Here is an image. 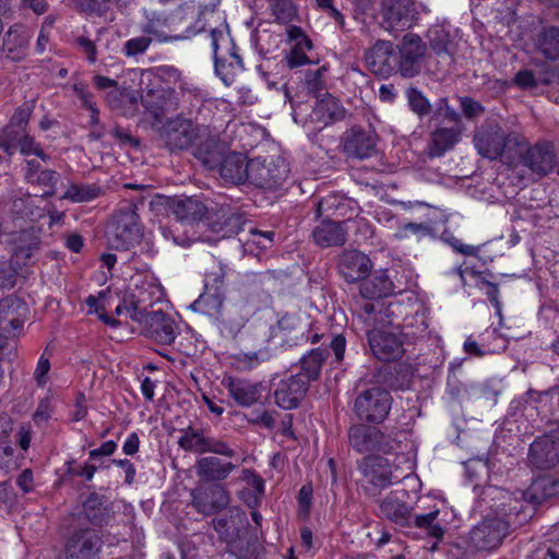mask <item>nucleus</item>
Segmentation results:
<instances>
[{
	"label": "nucleus",
	"instance_id": "obj_1",
	"mask_svg": "<svg viewBox=\"0 0 559 559\" xmlns=\"http://www.w3.org/2000/svg\"><path fill=\"white\" fill-rule=\"evenodd\" d=\"M473 144L484 158L513 164L512 151L514 146L523 144V136L515 132H507L499 123L489 121L476 128Z\"/></svg>",
	"mask_w": 559,
	"mask_h": 559
},
{
	"label": "nucleus",
	"instance_id": "obj_2",
	"mask_svg": "<svg viewBox=\"0 0 559 559\" xmlns=\"http://www.w3.org/2000/svg\"><path fill=\"white\" fill-rule=\"evenodd\" d=\"M380 514L401 527L414 525L420 528H430V534L433 537L440 538L443 535L442 527L433 524L439 514L438 510L427 514L414 515L413 508L401 499L396 492H391L381 501Z\"/></svg>",
	"mask_w": 559,
	"mask_h": 559
},
{
	"label": "nucleus",
	"instance_id": "obj_3",
	"mask_svg": "<svg viewBox=\"0 0 559 559\" xmlns=\"http://www.w3.org/2000/svg\"><path fill=\"white\" fill-rule=\"evenodd\" d=\"M399 464H391L382 456H367L359 468L366 481L374 488L382 490L394 483L401 481L413 471V464L404 455L396 456Z\"/></svg>",
	"mask_w": 559,
	"mask_h": 559
},
{
	"label": "nucleus",
	"instance_id": "obj_4",
	"mask_svg": "<svg viewBox=\"0 0 559 559\" xmlns=\"http://www.w3.org/2000/svg\"><path fill=\"white\" fill-rule=\"evenodd\" d=\"M391 406L392 397L389 391L372 386L357 394L353 411L360 421L380 424L388 417Z\"/></svg>",
	"mask_w": 559,
	"mask_h": 559
},
{
	"label": "nucleus",
	"instance_id": "obj_5",
	"mask_svg": "<svg viewBox=\"0 0 559 559\" xmlns=\"http://www.w3.org/2000/svg\"><path fill=\"white\" fill-rule=\"evenodd\" d=\"M207 134V128L190 119L176 117L166 121L159 129V138L169 151L186 150Z\"/></svg>",
	"mask_w": 559,
	"mask_h": 559
},
{
	"label": "nucleus",
	"instance_id": "obj_6",
	"mask_svg": "<svg viewBox=\"0 0 559 559\" xmlns=\"http://www.w3.org/2000/svg\"><path fill=\"white\" fill-rule=\"evenodd\" d=\"M133 288L127 296V305L131 310V319L140 320L151 312L156 302L160 301L164 290L160 284L151 275H138L132 278Z\"/></svg>",
	"mask_w": 559,
	"mask_h": 559
},
{
	"label": "nucleus",
	"instance_id": "obj_7",
	"mask_svg": "<svg viewBox=\"0 0 559 559\" xmlns=\"http://www.w3.org/2000/svg\"><path fill=\"white\" fill-rule=\"evenodd\" d=\"M520 163L532 173L544 177L552 171L556 164L554 144L549 141H538L531 145L523 138V144L514 146Z\"/></svg>",
	"mask_w": 559,
	"mask_h": 559
},
{
	"label": "nucleus",
	"instance_id": "obj_8",
	"mask_svg": "<svg viewBox=\"0 0 559 559\" xmlns=\"http://www.w3.org/2000/svg\"><path fill=\"white\" fill-rule=\"evenodd\" d=\"M426 44L413 33L403 36L396 46V71L403 78H414L421 71L426 55Z\"/></svg>",
	"mask_w": 559,
	"mask_h": 559
},
{
	"label": "nucleus",
	"instance_id": "obj_9",
	"mask_svg": "<svg viewBox=\"0 0 559 559\" xmlns=\"http://www.w3.org/2000/svg\"><path fill=\"white\" fill-rule=\"evenodd\" d=\"M144 22L141 24V33L153 38V41L165 44L188 39L203 31L205 24L188 26L182 35H169L165 28L169 26V16L165 12L144 10Z\"/></svg>",
	"mask_w": 559,
	"mask_h": 559
},
{
	"label": "nucleus",
	"instance_id": "obj_10",
	"mask_svg": "<svg viewBox=\"0 0 559 559\" xmlns=\"http://www.w3.org/2000/svg\"><path fill=\"white\" fill-rule=\"evenodd\" d=\"M178 444L185 451L197 453H214L225 457H234L235 450L224 440L206 436L202 429L188 427L182 430Z\"/></svg>",
	"mask_w": 559,
	"mask_h": 559
},
{
	"label": "nucleus",
	"instance_id": "obj_11",
	"mask_svg": "<svg viewBox=\"0 0 559 559\" xmlns=\"http://www.w3.org/2000/svg\"><path fill=\"white\" fill-rule=\"evenodd\" d=\"M141 325L144 336L160 345H170L179 334L175 319L162 310H152L144 318L134 320Z\"/></svg>",
	"mask_w": 559,
	"mask_h": 559
},
{
	"label": "nucleus",
	"instance_id": "obj_12",
	"mask_svg": "<svg viewBox=\"0 0 559 559\" xmlns=\"http://www.w3.org/2000/svg\"><path fill=\"white\" fill-rule=\"evenodd\" d=\"M509 523L500 518L486 519L469 532V544L479 551H491L498 548L508 535Z\"/></svg>",
	"mask_w": 559,
	"mask_h": 559
},
{
	"label": "nucleus",
	"instance_id": "obj_13",
	"mask_svg": "<svg viewBox=\"0 0 559 559\" xmlns=\"http://www.w3.org/2000/svg\"><path fill=\"white\" fill-rule=\"evenodd\" d=\"M377 141L378 136L373 130L354 126L343 133L341 144L348 158L361 160L376 155Z\"/></svg>",
	"mask_w": 559,
	"mask_h": 559
},
{
	"label": "nucleus",
	"instance_id": "obj_14",
	"mask_svg": "<svg viewBox=\"0 0 559 559\" xmlns=\"http://www.w3.org/2000/svg\"><path fill=\"white\" fill-rule=\"evenodd\" d=\"M111 247L126 250L141 239V229L134 211L120 212L107 230Z\"/></svg>",
	"mask_w": 559,
	"mask_h": 559
},
{
	"label": "nucleus",
	"instance_id": "obj_15",
	"mask_svg": "<svg viewBox=\"0 0 559 559\" xmlns=\"http://www.w3.org/2000/svg\"><path fill=\"white\" fill-rule=\"evenodd\" d=\"M254 312V307L245 300L228 305L216 318L219 333L224 337L235 338Z\"/></svg>",
	"mask_w": 559,
	"mask_h": 559
},
{
	"label": "nucleus",
	"instance_id": "obj_16",
	"mask_svg": "<svg viewBox=\"0 0 559 559\" xmlns=\"http://www.w3.org/2000/svg\"><path fill=\"white\" fill-rule=\"evenodd\" d=\"M193 508L203 515L214 514L230 501L228 491L219 484L199 487L191 491Z\"/></svg>",
	"mask_w": 559,
	"mask_h": 559
},
{
	"label": "nucleus",
	"instance_id": "obj_17",
	"mask_svg": "<svg viewBox=\"0 0 559 559\" xmlns=\"http://www.w3.org/2000/svg\"><path fill=\"white\" fill-rule=\"evenodd\" d=\"M141 103L146 111L157 120L165 114L175 111L179 100L173 87L156 85L143 91Z\"/></svg>",
	"mask_w": 559,
	"mask_h": 559
},
{
	"label": "nucleus",
	"instance_id": "obj_18",
	"mask_svg": "<svg viewBox=\"0 0 559 559\" xmlns=\"http://www.w3.org/2000/svg\"><path fill=\"white\" fill-rule=\"evenodd\" d=\"M382 25L389 32L409 28L414 20L412 0H383L381 5Z\"/></svg>",
	"mask_w": 559,
	"mask_h": 559
},
{
	"label": "nucleus",
	"instance_id": "obj_19",
	"mask_svg": "<svg viewBox=\"0 0 559 559\" xmlns=\"http://www.w3.org/2000/svg\"><path fill=\"white\" fill-rule=\"evenodd\" d=\"M366 63L373 72L389 76L396 71V49L389 40H377L364 53Z\"/></svg>",
	"mask_w": 559,
	"mask_h": 559
},
{
	"label": "nucleus",
	"instance_id": "obj_20",
	"mask_svg": "<svg viewBox=\"0 0 559 559\" xmlns=\"http://www.w3.org/2000/svg\"><path fill=\"white\" fill-rule=\"evenodd\" d=\"M307 380L297 374H290L282 379L274 390L275 404L283 409L298 407L308 391Z\"/></svg>",
	"mask_w": 559,
	"mask_h": 559
},
{
	"label": "nucleus",
	"instance_id": "obj_21",
	"mask_svg": "<svg viewBox=\"0 0 559 559\" xmlns=\"http://www.w3.org/2000/svg\"><path fill=\"white\" fill-rule=\"evenodd\" d=\"M368 342L373 356L379 360H395L404 353L402 341L391 332L381 330L368 331Z\"/></svg>",
	"mask_w": 559,
	"mask_h": 559
},
{
	"label": "nucleus",
	"instance_id": "obj_22",
	"mask_svg": "<svg viewBox=\"0 0 559 559\" xmlns=\"http://www.w3.org/2000/svg\"><path fill=\"white\" fill-rule=\"evenodd\" d=\"M530 463L538 469H549L559 462V438L542 436L530 447Z\"/></svg>",
	"mask_w": 559,
	"mask_h": 559
},
{
	"label": "nucleus",
	"instance_id": "obj_23",
	"mask_svg": "<svg viewBox=\"0 0 559 559\" xmlns=\"http://www.w3.org/2000/svg\"><path fill=\"white\" fill-rule=\"evenodd\" d=\"M341 276L348 283L365 280L371 270L370 259L362 252L352 250L340 255L337 263Z\"/></svg>",
	"mask_w": 559,
	"mask_h": 559
},
{
	"label": "nucleus",
	"instance_id": "obj_24",
	"mask_svg": "<svg viewBox=\"0 0 559 559\" xmlns=\"http://www.w3.org/2000/svg\"><path fill=\"white\" fill-rule=\"evenodd\" d=\"M233 400L242 407H249L260 401L262 396L261 383H253L246 379L227 377L223 380Z\"/></svg>",
	"mask_w": 559,
	"mask_h": 559
},
{
	"label": "nucleus",
	"instance_id": "obj_25",
	"mask_svg": "<svg viewBox=\"0 0 559 559\" xmlns=\"http://www.w3.org/2000/svg\"><path fill=\"white\" fill-rule=\"evenodd\" d=\"M248 179L251 183L271 189L278 186L283 180V175L272 164H267L265 159L260 157L250 159L248 162Z\"/></svg>",
	"mask_w": 559,
	"mask_h": 559
},
{
	"label": "nucleus",
	"instance_id": "obj_26",
	"mask_svg": "<svg viewBox=\"0 0 559 559\" xmlns=\"http://www.w3.org/2000/svg\"><path fill=\"white\" fill-rule=\"evenodd\" d=\"M236 467V464L224 461L217 456H203L197 461L195 472L201 480L222 481L225 480Z\"/></svg>",
	"mask_w": 559,
	"mask_h": 559
},
{
	"label": "nucleus",
	"instance_id": "obj_27",
	"mask_svg": "<svg viewBox=\"0 0 559 559\" xmlns=\"http://www.w3.org/2000/svg\"><path fill=\"white\" fill-rule=\"evenodd\" d=\"M461 140V130L459 128H437L430 134L427 145V154L431 158L441 157L447 152L454 148Z\"/></svg>",
	"mask_w": 559,
	"mask_h": 559
},
{
	"label": "nucleus",
	"instance_id": "obj_28",
	"mask_svg": "<svg viewBox=\"0 0 559 559\" xmlns=\"http://www.w3.org/2000/svg\"><path fill=\"white\" fill-rule=\"evenodd\" d=\"M248 162L241 153L226 152L217 170L226 182L242 183L248 179Z\"/></svg>",
	"mask_w": 559,
	"mask_h": 559
},
{
	"label": "nucleus",
	"instance_id": "obj_29",
	"mask_svg": "<svg viewBox=\"0 0 559 559\" xmlns=\"http://www.w3.org/2000/svg\"><path fill=\"white\" fill-rule=\"evenodd\" d=\"M219 19L218 14L212 10L204 8L199 11L198 17L192 26H198L202 23L205 24V28L202 31H206V26H210V37H211V46L214 55L215 68H218V50L222 43L230 44V38L226 34V26L221 24L219 26H212L211 21L214 20V23H217Z\"/></svg>",
	"mask_w": 559,
	"mask_h": 559
},
{
	"label": "nucleus",
	"instance_id": "obj_30",
	"mask_svg": "<svg viewBox=\"0 0 559 559\" xmlns=\"http://www.w3.org/2000/svg\"><path fill=\"white\" fill-rule=\"evenodd\" d=\"M170 211L179 222L192 224L204 217L206 206L198 198L185 197L174 199L170 203Z\"/></svg>",
	"mask_w": 559,
	"mask_h": 559
},
{
	"label": "nucleus",
	"instance_id": "obj_31",
	"mask_svg": "<svg viewBox=\"0 0 559 559\" xmlns=\"http://www.w3.org/2000/svg\"><path fill=\"white\" fill-rule=\"evenodd\" d=\"M199 141L194 150L195 158L211 170L218 169L227 152L224 145L216 139L210 138L209 133Z\"/></svg>",
	"mask_w": 559,
	"mask_h": 559
},
{
	"label": "nucleus",
	"instance_id": "obj_32",
	"mask_svg": "<svg viewBox=\"0 0 559 559\" xmlns=\"http://www.w3.org/2000/svg\"><path fill=\"white\" fill-rule=\"evenodd\" d=\"M312 236L317 245L328 248L344 245L347 233L344 228V223L323 221L314 228Z\"/></svg>",
	"mask_w": 559,
	"mask_h": 559
},
{
	"label": "nucleus",
	"instance_id": "obj_33",
	"mask_svg": "<svg viewBox=\"0 0 559 559\" xmlns=\"http://www.w3.org/2000/svg\"><path fill=\"white\" fill-rule=\"evenodd\" d=\"M102 547V539L95 531L85 530L72 536V558L94 559Z\"/></svg>",
	"mask_w": 559,
	"mask_h": 559
},
{
	"label": "nucleus",
	"instance_id": "obj_34",
	"mask_svg": "<svg viewBox=\"0 0 559 559\" xmlns=\"http://www.w3.org/2000/svg\"><path fill=\"white\" fill-rule=\"evenodd\" d=\"M557 493H559V481L550 476H542L532 481L523 492V498L527 502L540 504Z\"/></svg>",
	"mask_w": 559,
	"mask_h": 559
},
{
	"label": "nucleus",
	"instance_id": "obj_35",
	"mask_svg": "<svg viewBox=\"0 0 559 559\" xmlns=\"http://www.w3.org/2000/svg\"><path fill=\"white\" fill-rule=\"evenodd\" d=\"M377 438H381V431L374 427L357 424L348 430L349 444L359 453L373 451Z\"/></svg>",
	"mask_w": 559,
	"mask_h": 559
},
{
	"label": "nucleus",
	"instance_id": "obj_36",
	"mask_svg": "<svg viewBox=\"0 0 559 559\" xmlns=\"http://www.w3.org/2000/svg\"><path fill=\"white\" fill-rule=\"evenodd\" d=\"M345 114L346 110L340 102L335 97L329 95L317 102L312 111V118L322 122L324 126H328L342 120L345 117Z\"/></svg>",
	"mask_w": 559,
	"mask_h": 559
},
{
	"label": "nucleus",
	"instance_id": "obj_37",
	"mask_svg": "<svg viewBox=\"0 0 559 559\" xmlns=\"http://www.w3.org/2000/svg\"><path fill=\"white\" fill-rule=\"evenodd\" d=\"M328 357V349L314 348L305 355L300 360V370L296 373L299 378L306 379L307 384L314 381L319 374L323 361Z\"/></svg>",
	"mask_w": 559,
	"mask_h": 559
},
{
	"label": "nucleus",
	"instance_id": "obj_38",
	"mask_svg": "<svg viewBox=\"0 0 559 559\" xmlns=\"http://www.w3.org/2000/svg\"><path fill=\"white\" fill-rule=\"evenodd\" d=\"M225 300V290L218 288L205 287L204 292L199 298L191 305L194 310L205 313H216L217 316L222 312Z\"/></svg>",
	"mask_w": 559,
	"mask_h": 559
},
{
	"label": "nucleus",
	"instance_id": "obj_39",
	"mask_svg": "<svg viewBox=\"0 0 559 559\" xmlns=\"http://www.w3.org/2000/svg\"><path fill=\"white\" fill-rule=\"evenodd\" d=\"M271 358L266 347L253 352H242L231 356L233 367L240 372L251 371Z\"/></svg>",
	"mask_w": 559,
	"mask_h": 559
},
{
	"label": "nucleus",
	"instance_id": "obj_40",
	"mask_svg": "<svg viewBox=\"0 0 559 559\" xmlns=\"http://www.w3.org/2000/svg\"><path fill=\"white\" fill-rule=\"evenodd\" d=\"M536 47L548 59L559 58V28L549 26L537 35Z\"/></svg>",
	"mask_w": 559,
	"mask_h": 559
},
{
	"label": "nucleus",
	"instance_id": "obj_41",
	"mask_svg": "<svg viewBox=\"0 0 559 559\" xmlns=\"http://www.w3.org/2000/svg\"><path fill=\"white\" fill-rule=\"evenodd\" d=\"M360 293L367 299L381 298L393 293V284L385 274L376 275L362 283Z\"/></svg>",
	"mask_w": 559,
	"mask_h": 559
},
{
	"label": "nucleus",
	"instance_id": "obj_42",
	"mask_svg": "<svg viewBox=\"0 0 559 559\" xmlns=\"http://www.w3.org/2000/svg\"><path fill=\"white\" fill-rule=\"evenodd\" d=\"M307 324H304L302 320L297 314H285L277 321V330L283 334V336L290 338L295 343L308 340V336H305L304 330Z\"/></svg>",
	"mask_w": 559,
	"mask_h": 559
},
{
	"label": "nucleus",
	"instance_id": "obj_43",
	"mask_svg": "<svg viewBox=\"0 0 559 559\" xmlns=\"http://www.w3.org/2000/svg\"><path fill=\"white\" fill-rule=\"evenodd\" d=\"M72 91L79 102V106L88 111V124L95 126L99 120V112L92 92L83 84H74Z\"/></svg>",
	"mask_w": 559,
	"mask_h": 559
},
{
	"label": "nucleus",
	"instance_id": "obj_44",
	"mask_svg": "<svg viewBox=\"0 0 559 559\" xmlns=\"http://www.w3.org/2000/svg\"><path fill=\"white\" fill-rule=\"evenodd\" d=\"M94 83L98 90L114 88L107 94V102L112 108L119 107L118 97H128L131 102H135V97L129 93H123L118 90L117 81L103 75H95Z\"/></svg>",
	"mask_w": 559,
	"mask_h": 559
},
{
	"label": "nucleus",
	"instance_id": "obj_45",
	"mask_svg": "<svg viewBox=\"0 0 559 559\" xmlns=\"http://www.w3.org/2000/svg\"><path fill=\"white\" fill-rule=\"evenodd\" d=\"M153 43V38L142 34L124 41L121 51L127 58L143 56Z\"/></svg>",
	"mask_w": 559,
	"mask_h": 559
},
{
	"label": "nucleus",
	"instance_id": "obj_46",
	"mask_svg": "<svg viewBox=\"0 0 559 559\" xmlns=\"http://www.w3.org/2000/svg\"><path fill=\"white\" fill-rule=\"evenodd\" d=\"M406 98L412 111L418 116L423 117L430 112V103L417 87L407 88Z\"/></svg>",
	"mask_w": 559,
	"mask_h": 559
},
{
	"label": "nucleus",
	"instance_id": "obj_47",
	"mask_svg": "<svg viewBox=\"0 0 559 559\" xmlns=\"http://www.w3.org/2000/svg\"><path fill=\"white\" fill-rule=\"evenodd\" d=\"M84 511L87 518L93 523H100L103 521L104 499L97 493H91L83 502Z\"/></svg>",
	"mask_w": 559,
	"mask_h": 559
},
{
	"label": "nucleus",
	"instance_id": "obj_48",
	"mask_svg": "<svg viewBox=\"0 0 559 559\" xmlns=\"http://www.w3.org/2000/svg\"><path fill=\"white\" fill-rule=\"evenodd\" d=\"M430 227L423 223H406L400 226L393 234L394 239L402 240L411 236H415L420 239L430 234Z\"/></svg>",
	"mask_w": 559,
	"mask_h": 559
},
{
	"label": "nucleus",
	"instance_id": "obj_49",
	"mask_svg": "<svg viewBox=\"0 0 559 559\" xmlns=\"http://www.w3.org/2000/svg\"><path fill=\"white\" fill-rule=\"evenodd\" d=\"M104 298H105L104 294H99L98 297H95L93 295L88 296L85 299V304L90 307L88 313H92V312L98 313L99 319L105 324L116 328L120 324L119 320H117L104 312H100V310L105 309Z\"/></svg>",
	"mask_w": 559,
	"mask_h": 559
},
{
	"label": "nucleus",
	"instance_id": "obj_50",
	"mask_svg": "<svg viewBox=\"0 0 559 559\" xmlns=\"http://www.w3.org/2000/svg\"><path fill=\"white\" fill-rule=\"evenodd\" d=\"M270 7L276 21L287 23L295 15V8L290 0H269Z\"/></svg>",
	"mask_w": 559,
	"mask_h": 559
},
{
	"label": "nucleus",
	"instance_id": "obj_51",
	"mask_svg": "<svg viewBox=\"0 0 559 559\" xmlns=\"http://www.w3.org/2000/svg\"><path fill=\"white\" fill-rule=\"evenodd\" d=\"M431 48L439 58V62L444 63L445 66H451L453 63V49L452 44L447 39L443 40L441 37H436L431 39Z\"/></svg>",
	"mask_w": 559,
	"mask_h": 559
},
{
	"label": "nucleus",
	"instance_id": "obj_52",
	"mask_svg": "<svg viewBox=\"0 0 559 559\" xmlns=\"http://www.w3.org/2000/svg\"><path fill=\"white\" fill-rule=\"evenodd\" d=\"M312 49L311 46H304L301 44H294L289 55L287 56V63L289 68L301 67L311 62L307 56V51Z\"/></svg>",
	"mask_w": 559,
	"mask_h": 559
},
{
	"label": "nucleus",
	"instance_id": "obj_53",
	"mask_svg": "<svg viewBox=\"0 0 559 559\" xmlns=\"http://www.w3.org/2000/svg\"><path fill=\"white\" fill-rule=\"evenodd\" d=\"M144 74H153L155 79L160 81L177 82L180 79V71L173 66H160L151 70L143 71Z\"/></svg>",
	"mask_w": 559,
	"mask_h": 559
},
{
	"label": "nucleus",
	"instance_id": "obj_54",
	"mask_svg": "<svg viewBox=\"0 0 559 559\" xmlns=\"http://www.w3.org/2000/svg\"><path fill=\"white\" fill-rule=\"evenodd\" d=\"M100 190L93 186L72 185V202H87L98 197Z\"/></svg>",
	"mask_w": 559,
	"mask_h": 559
},
{
	"label": "nucleus",
	"instance_id": "obj_55",
	"mask_svg": "<svg viewBox=\"0 0 559 559\" xmlns=\"http://www.w3.org/2000/svg\"><path fill=\"white\" fill-rule=\"evenodd\" d=\"M75 2L82 11L102 15L109 9L111 0H75Z\"/></svg>",
	"mask_w": 559,
	"mask_h": 559
},
{
	"label": "nucleus",
	"instance_id": "obj_56",
	"mask_svg": "<svg viewBox=\"0 0 559 559\" xmlns=\"http://www.w3.org/2000/svg\"><path fill=\"white\" fill-rule=\"evenodd\" d=\"M75 43L87 62L91 64L95 63L97 60V48L95 43L83 36L78 37Z\"/></svg>",
	"mask_w": 559,
	"mask_h": 559
},
{
	"label": "nucleus",
	"instance_id": "obj_57",
	"mask_svg": "<svg viewBox=\"0 0 559 559\" xmlns=\"http://www.w3.org/2000/svg\"><path fill=\"white\" fill-rule=\"evenodd\" d=\"M460 103L461 108L467 118H474L484 112L481 104L471 97H461Z\"/></svg>",
	"mask_w": 559,
	"mask_h": 559
},
{
	"label": "nucleus",
	"instance_id": "obj_58",
	"mask_svg": "<svg viewBox=\"0 0 559 559\" xmlns=\"http://www.w3.org/2000/svg\"><path fill=\"white\" fill-rule=\"evenodd\" d=\"M481 283L486 285V296L489 301L495 306L497 314L502 317V304L499 300V287L497 284L491 283L490 281L483 280Z\"/></svg>",
	"mask_w": 559,
	"mask_h": 559
},
{
	"label": "nucleus",
	"instance_id": "obj_59",
	"mask_svg": "<svg viewBox=\"0 0 559 559\" xmlns=\"http://www.w3.org/2000/svg\"><path fill=\"white\" fill-rule=\"evenodd\" d=\"M373 451L382 452V453H391L394 451L399 443L397 441L391 437L390 435H385L381 431V438H377L374 441Z\"/></svg>",
	"mask_w": 559,
	"mask_h": 559
},
{
	"label": "nucleus",
	"instance_id": "obj_60",
	"mask_svg": "<svg viewBox=\"0 0 559 559\" xmlns=\"http://www.w3.org/2000/svg\"><path fill=\"white\" fill-rule=\"evenodd\" d=\"M224 278H225V270L219 266L217 270L206 273L204 280L205 287L218 288L219 290L224 289Z\"/></svg>",
	"mask_w": 559,
	"mask_h": 559
},
{
	"label": "nucleus",
	"instance_id": "obj_61",
	"mask_svg": "<svg viewBox=\"0 0 559 559\" xmlns=\"http://www.w3.org/2000/svg\"><path fill=\"white\" fill-rule=\"evenodd\" d=\"M20 147H21V153L23 155H26V156H29V155H35V156H38L40 157L41 159H45V154L44 152L41 151V148L39 147V145H37L33 139L28 138V136H24L21 141H20Z\"/></svg>",
	"mask_w": 559,
	"mask_h": 559
},
{
	"label": "nucleus",
	"instance_id": "obj_62",
	"mask_svg": "<svg viewBox=\"0 0 559 559\" xmlns=\"http://www.w3.org/2000/svg\"><path fill=\"white\" fill-rule=\"evenodd\" d=\"M358 319H360L366 325L370 326L373 322H370V316L374 312V304L369 299L365 298L360 304H357Z\"/></svg>",
	"mask_w": 559,
	"mask_h": 559
},
{
	"label": "nucleus",
	"instance_id": "obj_63",
	"mask_svg": "<svg viewBox=\"0 0 559 559\" xmlns=\"http://www.w3.org/2000/svg\"><path fill=\"white\" fill-rule=\"evenodd\" d=\"M514 83L521 88H534L537 86V81L532 71L523 70L515 74Z\"/></svg>",
	"mask_w": 559,
	"mask_h": 559
},
{
	"label": "nucleus",
	"instance_id": "obj_64",
	"mask_svg": "<svg viewBox=\"0 0 559 559\" xmlns=\"http://www.w3.org/2000/svg\"><path fill=\"white\" fill-rule=\"evenodd\" d=\"M287 37L289 38V40L294 41V44H301L304 46L312 45L311 40L304 33V31L295 25H292L287 28Z\"/></svg>",
	"mask_w": 559,
	"mask_h": 559
}]
</instances>
